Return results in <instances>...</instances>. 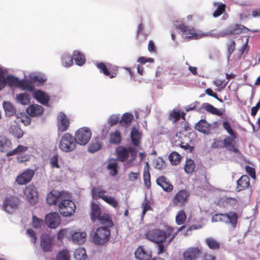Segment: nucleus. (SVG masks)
<instances>
[{
  "label": "nucleus",
  "mask_w": 260,
  "mask_h": 260,
  "mask_svg": "<svg viewBox=\"0 0 260 260\" xmlns=\"http://www.w3.org/2000/svg\"><path fill=\"white\" fill-rule=\"evenodd\" d=\"M186 219V216L185 212L183 210L179 211L176 216V222L178 225H181L185 221Z\"/></svg>",
  "instance_id": "obj_48"
},
{
  "label": "nucleus",
  "mask_w": 260,
  "mask_h": 260,
  "mask_svg": "<svg viewBox=\"0 0 260 260\" xmlns=\"http://www.w3.org/2000/svg\"><path fill=\"white\" fill-rule=\"evenodd\" d=\"M115 153L117 160L121 162L128 160L131 163L136 159L137 151L132 146H119L116 148Z\"/></svg>",
  "instance_id": "obj_2"
},
{
  "label": "nucleus",
  "mask_w": 260,
  "mask_h": 260,
  "mask_svg": "<svg viewBox=\"0 0 260 260\" xmlns=\"http://www.w3.org/2000/svg\"><path fill=\"white\" fill-rule=\"evenodd\" d=\"M206 243L211 249H218L220 248L219 243L214 239L212 238H207Z\"/></svg>",
  "instance_id": "obj_44"
},
{
  "label": "nucleus",
  "mask_w": 260,
  "mask_h": 260,
  "mask_svg": "<svg viewBox=\"0 0 260 260\" xmlns=\"http://www.w3.org/2000/svg\"><path fill=\"white\" fill-rule=\"evenodd\" d=\"M141 134L135 127L132 128L131 133V139L132 143L135 146H138L140 144Z\"/></svg>",
  "instance_id": "obj_34"
},
{
  "label": "nucleus",
  "mask_w": 260,
  "mask_h": 260,
  "mask_svg": "<svg viewBox=\"0 0 260 260\" xmlns=\"http://www.w3.org/2000/svg\"><path fill=\"white\" fill-rule=\"evenodd\" d=\"M110 143L112 144H119L121 142V134L118 131L112 133L110 134Z\"/></svg>",
  "instance_id": "obj_43"
},
{
  "label": "nucleus",
  "mask_w": 260,
  "mask_h": 260,
  "mask_svg": "<svg viewBox=\"0 0 260 260\" xmlns=\"http://www.w3.org/2000/svg\"><path fill=\"white\" fill-rule=\"evenodd\" d=\"M70 125V120L67 115L62 112H60L57 116V127L60 132L67 130Z\"/></svg>",
  "instance_id": "obj_14"
},
{
  "label": "nucleus",
  "mask_w": 260,
  "mask_h": 260,
  "mask_svg": "<svg viewBox=\"0 0 260 260\" xmlns=\"http://www.w3.org/2000/svg\"><path fill=\"white\" fill-rule=\"evenodd\" d=\"M16 99L18 103L22 105H27L30 102V96L26 92L17 94Z\"/></svg>",
  "instance_id": "obj_35"
},
{
  "label": "nucleus",
  "mask_w": 260,
  "mask_h": 260,
  "mask_svg": "<svg viewBox=\"0 0 260 260\" xmlns=\"http://www.w3.org/2000/svg\"><path fill=\"white\" fill-rule=\"evenodd\" d=\"M61 192L56 190L51 191L47 195V203L49 205H54L58 201H61Z\"/></svg>",
  "instance_id": "obj_25"
},
{
  "label": "nucleus",
  "mask_w": 260,
  "mask_h": 260,
  "mask_svg": "<svg viewBox=\"0 0 260 260\" xmlns=\"http://www.w3.org/2000/svg\"><path fill=\"white\" fill-rule=\"evenodd\" d=\"M32 96L40 103L44 105H47L48 104L50 96L45 92L38 89L34 92Z\"/></svg>",
  "instance_id": "obj_20"
},
{
  "label": "nucleus",
  "mask_w": 260,
  "mask_h": 260,
  "mask_svg": "<svg viewBox=\"0 0 260 260\" xmlns=\"http://www.w3.org/2000/svg\"><path fill=\"white\" fill-rule=\"evenodd\" d=\"M51 241L49 238H42L41 241V246L44 252H48L51 250Z\"/></svg>",
  "instance_id": "obj_41"
},
{
  "label": "nucleus",
  "mask_w": 260,
  "mask_h": 260,
  "mask_svg": "<svg viewBox=\"0 0 260 260\" xmlns=\"http://www.w3.org/2000/svg\"><path fill=\"white\" fill-rule=\"evenodd\" d=\"M96 219H98L102 224L105 225L108 228L112 227L113 223L112 219L108 214L104 213L101 214Z\"/></svg>",
  "instance_id": "obj_33"
},
{
  "label": "nucleus",
  "mask_w": 260,
  "mask_h": 260,
  "mask_svg": "<svg viewBox=\"0 0 260 260\" xmlns=\"http://www.w3.org/2000/svg\"><path fill=\"white\" fill-rule=\"evenodd\" d=\"M154 59L152 58L146 57L144 56L140 57L137 60V62L140 63L142 64H144L146 62L152 63L154 62Z\"/></svg>",
  "instance_id": "obj_64"
},
{
  "label": "nucleus",
  "mask_w": 260,
  "mask_h": 260,
  "mask_svg": "<svg viewBox=\"0 0 260 260\" xmlns=\"http://www.w3.org/2000/svg\"><path fill=\"white\" fill-rule=\"evenodd\" d=\"M177 29L180 30L182 37L184 38H187L188 40L197 39L198 36L193 29H190L187 25L184 24H175Z\"/></svg>",
  "instance_id": "obj_10"
},
{
  "label": "nucleus",
  "mask_w": 260,
  "mask_h": 260,
  "mask_svg": "<svg viewBox=\"0 0 260 260\" xmlns=\"http://www.w3.org/2000/svg\"><path fill=\"white\" fill-rule=\"evenodd\" d=\"M60 59L61 64L64 68H70L73 64V57L69 53H62L60 56Z\"/></svg>",
  "instance_id": "obj_30"
},
{
  "label": "nucleus",
  "mask_w": 260,
  "mask_h": 260,
  "mask_svg": "<svg viewBox=\"0 0 260 260\" xmlns=\"http://www.w3.org/2000/svg\"><path fill=\"white\" fill-rule=\"evenodd\" d=\"M188 196L189 193L186 190H179L173 198V204L176 206H183L184 203L187 202Z\"/></svg>",
  "instance_id": "obj_13"
},
{
  "label": "nucleus",
  "mask_w": 260,
  "mask_h": 260,
  "mask_svg": "<svg viewBox=\"0 0 260 260\" xmlns=\"http://www.w3.org/2000/svg\"><path fill=\"white\" fill-rule=\"evenodd\" d=\"M120 114H112L108 118V123L110 126L114 125L120 122Z\"/></svg>",
  "instance_id": "obj_55"
},
{
  "label": "nucleus",
  "mask_w": 260,
  "mask_h": 260,
  "mask_svg": "<svg viewBox=\"0 0 260 260\" xmlns=\"http://www.w3.org/2000/svg\"><path fill=\"white\" fill-rule=\"evenodd\" d=\"M236 43L234 41H232L229 44H228V54L227 56L228 60L230 59L231 54L234 52L235 49Z\"/></svg>",
  "instance_id": "obj_60"
},
{
  "label": "nucleus",
  "mask_w": 260,
  "mask_h": 260,
  "mask_svg": "<svg viewBox=\"0 0 260 260\" xmlns=\"http://www.w3.org/2000/svg\"><path fill=\"white\" fill-rule=\"evenodd\" d=\"M19 203L18 198L13 196L6 197L3 202V209L8 213H11L16 209Z\"/></svg>",
  "instance_id": "obj_12"
},
{
  "label": "nucleus",
  "mask_w": 260,
  "mask_h": 260,
  "mask_svg": "<svg viewBox=\"0 0 260 260\" xmlns=\"http://www.w3.org/2000/svg\"><path fill=\"white\" fill-rule=\"evenodd\" d=\"M12 146V143L10 139L5 136L0 137V151L5 152L8 149L11 148Z\"/></svg>",
  "instance_id": "obj_32"
},
{
  "label": "nucleus",
  "mask_w": 260,
  "mask_h": 260,
  "mask_svg": "<svg viewBox=\"0 0 260 260\" xmlns=\"http://www.w3.org/2000/svg\"><path fill=\"white\" fill-rule=\"evenodd\" d=\"M75 257L77 259H85L87 257L84 248L77 249L75 252Z\"/></svg>",
  "instance_id": "obj_50"
},
{
  "label": "nucleus",
  "mask_w": 260,
  "mask_h": 260,
  "mask_svg": "<svg viewBox=\"0 0 260 260\" xmlns=\"http://www.w3.org/2000/svg\"><path fill=\"white\" fill-rule=\"evenodd\" d=\"M6 85L8 84L9 86H17L20 84V80L18 77L13 75H8L5 78Z\"/></svg>",
  "instance_id": "obj_38"
},
{
  "label": "nucleus",
  "mask_w": 260,
  "mask_h": 260,
  "mask_svg": "<svg viewBox=\"0 0 260 260\" xmlns=\"http://www.w3.org/2000/svg\"><path fill=\"white\" fill-rule=\"evenodd\" d=\"M223 128L226 131L228 134L234 139H236V135L232 128L229 122L224 121L222 123Z\"/></svg>",
  "instance_id": "obj_52"
},
{
  "label": "nucleus",
  "mask_w": 260,
  "mask_h": 260,
  "mask_svg": "<svg viewBox=\"0 0 260 260\" xmlns=\"http://www.w3.org/2000/svg\"><path fill=\"white\" fill-rule=\"evenodd\" d=\"M108 169L110 171V175L115 176L118 173V165L117 159L111 158L108 161Z\"/></svg>",
  "instance_id": "obj_28"
},
{
  "label": "nucleus",
  "mask_w": 260,
  "mask_h": 260,
  "mask_svg": "<svg viewBox=\"0 0 260 260\" xmlns=\"http://www.w3.org/2000/svg\"><path fill=\"white\" fill-rule=\"evenodd\" d=\"M44 225V221L35 215L32 216V226L35 229L41 228Z\"/></svg>",
  "instance_id": "obj_59"
},
{
  "label": "nucleus",
  "mask_w": 260,
  "mask_h": 260,
  "mask_svg": "<svg viewBox=\"0 0 260 260\" xmlns=\"http://www.w3.org/2000/svg\"><path fill=\"white\" fill-rule=\"evenodd\" d=\"M91 192L93 198H99L102 199L103 196H106L103 194L106 192V191L99 188H92Z\"/></svg>",
  "instance_id": "obj_56"
},
{
  "label": "nucleus",
  "mask_w": 260,
  "mask_h": 260,
  "mask_svg": "<svg viewBox=\"0 0 260 260\" xmlns=\"http://www.w3.org/2000/svg\"><path fill=\"white\" fill-rule=\"evenodd\" d=\"M185 112H180L179 110L174 109L170 113L169 119L172 121L173 123H175L177 121L179 120L181 118H183V119H185Z\"/></svg>",
  "instance_id": "obj_29"
},
{
  "label": "nucleus",
  "mask_w": 260,
  "mask_h": 260,
  "mask_svg": "<svg viewBox=\"0 0 260 260\" xmlns=\"http://www.w3.org/2000/svg\"><path fill=\"white\" fill-rule=\"evenodd\" d=\"M70 238L73 242L81 244L86 241V234L85 232H74L71 234Z\"/></svg>",
  "instance_id": "obj_27"
},
{
  "label": "nucleus",
  "mask_w": 260,
  "mask_h": 260,
  "mask_svg": "<svg viewBox=\"0 0 260 260\" xmlns=\"http://www.w3.org/2000/svg\"><path fill=\"white\" fill-rule=\"evenodd\" d=\"M145 237L153 243H164L167 239V233L163 230L154 229L148 231L145 234Z\"/></svg>",
  "instance_id": "obj_5"
},
{
  "label": "nucleus",
  "mask_w": 260,
  "mask_h": 260,
  "mask_svg": "<svg viewBox=\"0 0 260 260\" xmlns=\"http://www.w3.org/2000/svg\"><path fill=\"white\" fill-rule=\"evenodd\" d=\"M133 119V115L132 114L129 113H125L122 115L120 120V123L128 124L131 122Z\"/></svg>",
  "instance_id": "obj_54"
},
{
  "label": "nucleus",
  "mask_w": 260,
  "mask_h": 260,
  "mask_svg": "<svg viewBox=\"0 0 260 260\" xmlns=\"http://www.w3.org/2000/svg\"><path fill=\"white\" fill-rule=\"evenodd\" d=\"M202 109H204L209 113L217 116H220L223 114V112L220 110L214 107L213 105L208 103L202 104L201 107L197 109V111L200 112Z\"/></svg>",
  "instance_id": "obj_23"
},
{
  "label": "nucleus",
  "mask_w": 260,
  "mask_h": 260,
  "mask_svg": "<svg viewBox=\"0 0 260 260\" xmlns=\"http://www.w3.org/2000/svg\"><path fill=\"white\" fill-rule=\"evenodd\" d=\"M91 218L94 221L101 215V210L100 206L94 202L91 203Z\"/></svg>",
  "instance_id": "obj_37"
},
{
  "label": "nucleus",
  "mask_w": 260,
  "mask_h": 260,
  "mask_svg": "<svg viewBox=\"0 0 260 260\" xmlns=\"http://www.w3.org/2000/svg\"><path fill=\"white\" fill-rule=\"evenodd\" d=\"M9 133L15 138L20 139L23 136V131L17 125H12L9 129Z\"/></svg>",
  "instance_id": "obj_36"
},
{
  "label": "nucleus",
  "mask_w": 260,
  "mask_h": 260,
  "mask_svg": "<svg viewBox=\"0 0 260 260\" xmlns=\"http://www.w3.org/2000/svg\"><path fill=\"white\" fill-rule=\"evenodd\" d=\"M59 157L57 154H55L50 157L49 164L51 167L53 169H59L60 166L58 163Z\"/></svg>",
  "instance_id": "obj_51"
},
{
  "label": "nucleus",
  "mask_w": 260,
  "mask_h": 260,
  "mask_svg": "<svg viewBox=\"0 0 260 260\" xmlns=\"http://www.w3.org/2000/svg\"><path fill=\"white\" fill-rule=\"evenodd\" d=\"M102 199L115 208L118 206V202L113 197L107 196H103Z\"/></svg>",
  "instance_id": "obj_53"
},
{
  "label": "nucleus",
  "mask_w": 260,
  "mask_h": 260,
  "mask_svg": "<svg viewBox=\"0 0 260 260\" xmlns=\"http://www.w3.org/2000/svg\"><path fill=\"white\" fill-rule=\"evenodd\" d=\"M250 178L248 175H244L237 181L236 189L237 191L244 190L247 189L250 185Z\"/></svg>",
  "instance_id": "obj_19"
},
{
  "label": "nucleus",
  "mask_w": 260,
  "mask_h": 260,
  "mask_svg": "<svg viewBox=\"0 0 260 260\" xmlns=\"http://www.w3.org/2000/svg\"><path fill=\"white\" fill-rule=\"evenodd\" d=\"M211 127V124L204 119L199 120L194 126L197 131L205 135L210 134Z\"/></svg>",
  "instance_id": "obj_18"
},
{
  "label": "nucleus",
  "mask_w": 260,
  "mask_h": 260,
  "mask_svg": "<svg viewBox=\"0 0 260 260\" xmlns=\"http://www.w3.org/2000/svg\"><path fill=\"white\" fill-rule=\"evenodd\" d=\"M30 79L35 82H39L40 84L44 83L46 79L43 76L39 75H32L30 76Z\"/></svg>",
  "instance_id": "obj_63"
},
{
  "label": "nucleus",
  "mask_w": 260,
  "mask_h": 260,
  "mask_svg": "<svg viewBox=\"0 0 260 260\" xmlns=\"http://www.w3.org/2000/svg\"><path fill=\"white\" fill-rule=\"evenodd\" d=\"M213 5L215 7L217 6L213 14V16L216 18L224 12L226 6L224 4L218 2H214Z\"/></svg>",
  "instance_id": "obj_39"
},
{
  "label": "nucleus",
  "mask_w": 260,
  "mask_h": 260,
  "mask_svg": "<svg viewBox=\"0 0 260 260\" xmlns=\"http://www.w3.org/2000/svg\"><path fill=\"white\" fill-rule=\"evenodd\" d=\"M110 231L107 226L99 227L95 231L90 233L91 241L98 245H102L106 243L110 237Z\"/></svg>",
  "instance_id": "obj_1"
},
{
  "label": "nucleus",
  "mask_w": 260,
  "mask_h": 260,
  "mask_svg": "<svg viewBox=\"0 0 260 260\" xmlns=\"http://www.w3.org/2000/svg\"><path fill=\"white\" fill-rule=\"evenodd\" d=\"M34 174L32 170L27 169L17 177L16 181L20 185L25 184L30 181Z\"/></svg>",
  "instance_id": "obj_15"
},
{
  "label": "nucleus",
  "mask_w": 260,
  "mask_h": 260,
  "mask_svg": "<svg viewBox=\"0 0 260 260\" xmlns=\"http://www.w3.org/2000/svg\"><path fill=\"white\" fill-rule=\"evenodd\" d=\"M249 31L257 32H258L259 30L257 29L251 30L249 28L240 24H235L234 25L229 27L226 29L224 30V32L226 33V36L229 35H238L242 32L244 33H247Z\"/></svg>",
  "instance_id": "obj_11"
},
{
  "label": "nucleus",
  "mask_w": 260,
  "mask_h": 260,
  "mask_svg": "<svg viewBox=\"0 0 260 260\" xmlns=\"http://www.w3.org/2000/svg\"><path fill=\"white\" fill-rule=\"evenodd\" d=\"M201 254V250L198 247L188 248L183 253L185 260H194Z\"/></svg>",
  "instance_id": "obj_21"
},
{
  "label": "nucleus",
  "mask_w": 260,
  "mask_h": 260,
  "mask_svg": "<svg viewBox=\"0 0 260 260\" xmlns=\"http://www.w3.org/2000/svg\"><path fill=\"white\" fill-rule=\"evenodd\" d=\"M149 165L148 162H146V165L144 168V172L143 174L144 181L145 186L147 188H149L151 185L150 182V174L149 172Z\"/></svg>",
  "instance_id": "obj_40"
},
{
  "label": "nucleus",
  "mask_w": 260,
  "mask_h": 260,
  "mask_svg": "<svg viewBox=\"0 0 260 260\" xmlns=\"http://www.w3.org/2000/svg\"><path fill=\"white\" fill-rule=\"evenodd\" d=\"M238 216L236 212H230L226 214H216L212 216V222L222 221L231 224L233 228L236 227Z\"/></svg>",
  "instance_id": "obj_4"
},
{
  "label": "nucleus",
  "mask_w": 260,
  "mask_h": 260,
  "mask_svg": "<svg viewBox=\"0 0 260 260\" xmlns=\"http://www.w3.org/2000/svg\"><path fill=\"white\" fill-rule=\"evenodd\" d=\"M95 66L100 70L101 73L103 74L106 76L109 77L111 79L114 78L117 76L116 72L110 71L111 68L110 64L107 66L104 62H96Z\"/></svg>",
  "instance_id": "obj_17"
},
{
  "label": "nucleus",
  "mask_w": 260,
  "mask_h": 260,
  "mask_svg": "<svg viewBox=\"0 0 260 260\" xmlns=\"http://www.w3.org/2000/svg\"><path fill=\"white\" fill-rule=\"evenodd\" d=\"M59 211L60 213L64 217H70L75 212L76 205L71 200H62L59 204Z\"/></svg>",
  "instance_id": "obj_6"
},
{
  "label": "nucleus",
  "mask_w": 260,
  "mask_h": 260,
  "mask_svg": "<svg viewBox=\"0 0 260 260\" xmlns=\"http://www.w3.org/2000/svg\"><path fill=\"white\" fill-rule=\"evenodd\" d=\"M156 184L160 186L164 191L168 192H171L173 188V186L164 176H160L156 179Z\"/></svg>",
  "instance_id": "obj_22"
},
{
  "label": "nucleus",
  "mask_w": 260,
  "mask_h": 260,
  "mask_svg": "<svg viewBox=\"0 0 260 260\" xmlns=\"http://www.w3.org/2000/svg\"><path fill=\"white\" fill-rule=\"evenodd\" d=\"M3 107L6 117H11L13 115L16 116L17 111L15 106L9 101H4Z\"/></svg>",
  "instance_id": "obj_26"
},
{
  "label": "nucleus",
  "mask_w": 260,
  "mask_h": 260,
  "mask_svg": "<svg viewBox=\"0 0 260 260\" xmlns=\"http://www.w3.org/2000/svg\"><path fill=\"white\" fill-rule=\"evenodd\" d=\"M45 221L50 229H55L60 224V215L56 212H50L45 216Z\"/></svg>",
  "instance_id": "obj_8"
},
{
  "label": "nucleus",
  "mask_w": 260,
  "mask_h": 260,
  "mask_svg": "<svg viewBox=\"0 0 260 260\" xmlns=\"http://www.w3.org/2000/svg\"><path fill=\"white\" fill-rule=\"evenodd\" d=\"M169 158L172 164L176 165L180 162L181 156L178 153L174 151L170 153Z\"/></svg>",
  "instance_id": "obj_46"
},
{
  "label": "nucleus",
  "mask_w": 260,
  "mask_h": 260,
  "mask_svg": "<svg viewBox=\"0 0 260 260\" xmlns=\"http://www.w3.org/2000/svg\"><path fill=\"white\" fill-rule=\"evenodd\" d=\"M91 136L90 129L88 127H82L75 133V138L77 143L80 145H85L90 140Z\"/></svg>",
  "instance_id": "obj_7"
},
{
  "label": "nucleus",
  "mask_w": 260,
  "mask_h": 260,
  "mask_svg": "<svg viewBox=\"0 0 260 260\" xmlns=\"http://www.w3.org/2000/svg\"><path fill=\"white\" fill-rule=\"evenodd\" d=\"M6 72V70H4L0 67V90L6 86L4 76Z\"/></svg>",
  "instance_id": "obj_58"
},
{
  "label": "nucleus",
  "mask_w": 260,
  "mask_h": 260,
  "mask_svg": "<svg viewBox=\"0 0 260 260\" xmlns=\"http://www.w3.org/2000/svg\"><path fill=\"white\" fill-rule=\"evenodd\" d=\"M56 260H70V256L67 250L63 249L57 254Z\"/></svg>",
  "instance_id": "obj_49"
},
{
  "label": "nucleus",
  "mask_w": 260,
  "mask_h": 260,
  "mask_svg": "<svg viewBox=\"0 0 260 260\" xmlns=\"http://www.w3.org/2000/svg\"><path fill=\"white\" fill-rule=\"evenodd\" d=\"M22 88L24 90H26L32 92V94L37 90L35 89V86L34 83L31 82L26 81L22 84Z\"/></svg>",
  "instance_id": "obj_57"
},
{
  "label": "nucleus",
  "mask_w": 260,
  "mask_h": 260,
  "mask_svg": "<svg viewBox=\"0 0 260 260\" xmlns=\"http://www.w3.org/2000/svg\"><path fill=\"white\" fill-rule=\"evenodd\" d=\"M101 147V144L97 140L92 141L89 145L88 151L90 153H93L100 150Z\"/></svg>",
  "instance_id": "obj_42"
},
{
  "label": "nucleus",
  "mask_w": 260,
  "mask_h": 260,
  "mask_svg": "<svg viewBox=\"0 0 260 260\" xmlns=\"http://www.w3.org/2000/svg\"><path fill=\"white\" fill-rule=\"evenodd\" d=\"M195 168V164L191 159H187L184 166V171L187 174L192 173Z\"/></svg>",
  "instance_id": "obj_45"
},
{
  "label": "nucleus",
  "mask_w": 260,
  "mask_h": 260,
  "mask_svg": "<svg viewBox=\"0 0 260 260\" xmlns=\"http://www.w3.org/2000/svg\"><path fill=\"white\" fill-rule=\"evenodd\" d=\"M236 139H234L232 137L227 136L226 137L223 141L224 146L226 148L234 144V141Z\"/></svg>",
  "instance_id": "obj_62"
},
{
  "label": "nucleus",
  "mask_w": 260,
  "mask_h": 260,
  "mask_svg": "<svg viewBox=\"0 0 260 260\" xmlns=\"http://www.w3.org/2000/svg\"><path fill=\"white\" fill-rule=\"evenodd\" d=\"M135 257L139 260H150L151 252L146 251L143 246H139L135 252Z\"/></svg>",
  "instance_id": "obj_24"
},
{
  "label": "nucleus",
  "mask_w": 260,
  "mask_h": 260,
  "mask_svg": "<svg viewBox=\"0 0 260 260\" xmlns=\"http://www.w3.org/2000/svg\"><path fill=\"white\" fill-rule=\"evenodd\" d=\"M73 58L75 60L76 64L79 66L83 65L86 60L84 55L78 50L74 51Z\"/></svg>",
  "instance_id": "obj_31"
},
{
  "label": "nucleus",
  "mask_w": 260,
  "mask_h": 260,
  "mask_svg": "<svg viewBox=\"0 0 260 260\" xmlns=\"http://www.w3.org/2000/svg\"><path fill=\"white\" fill-rule=\"evenodd\" d=\"M44 108L38 104H31L28 106L26 109V113L32 117L41 116L44 113Z\"/></svg>",
  "instance_id": "obj_16"
},
{
  "label": "nucleus",
  "mask_w": 260,
  "mask_h": 260,
  "mask_svg": "<svg viewBox=\"0 0 260 260\" xmlns=\"http://www.w3.org/2000/svg\"><path fill=\"white\" fill-rule=\"evenodd\" d=\"M77 142L75 137L67 133L61 137L59 148L63 152L69 153L74 151L76 148Z\"/></svg>",
  "instance_id": "obj_3"
},
{
  "label": "nucleus",
  "mask_w": 260,
  "mask_h": 260,
  "mask_svg": "<svg viewBox=\"0 0 260 260\" xmlns=\"http://www.w3.org/2000/svg\"><path fill=\"white\" fill-rule=\"evenodd\" d=\"M24 193L31 205H35L38 202V192L34 185H30L26 187L24 190Z\"/></svg>",
  "instance_id": "obj_9"
},
{
  "label": "nucleus",
  "mask_w": 260,
  "mask_h": 260,
  "mask_svg": "<svg viewBox=\"0 0 260 260\" xmlns=\"http://www.w3.org/2000/svg\"><path fill=\"white\" fill-rule=\"evenodd\" d=\"M17 119H20V120L24 124L27 126L30 123L31 119L29 117L26 115L24 113H18L16 115Z\"/></svg>",
  "instance_id": "obj_47"
},
{
  "label": "nucleus",
  "mask_w": 260,
  "mask_h": 260,
  "mask_svg": "<svg viewBox=\"0 0 260 260\" xmlns=\"http://www.w3.org/2000/svg\"><path fill=\"white\" fill-rule=\"evenodd\" d=\"M111 126H110L109 124H105L103 126V128H102L101 131V138L102 139H104L106 135L108 134L109 129H110Z\"/></svg>",
  "instance_id": "obj_61"
}]
</instances>
